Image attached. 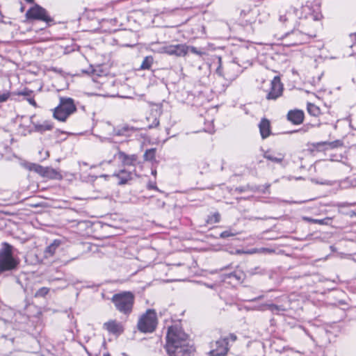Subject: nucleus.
<instances>
[{
    "mask_svg": "<svg viewBox=\"0 0 356 356\" xmlns=\"http://www.w3.org/2000/svg\"><path fill=\"white\" fill-rule=\"evenodd\" d=\"M59 100L58 105L53 109V118L64 122L76 111V106L71 97H60Z\"/></svg>",
    "mask_w": 356,
    "mask_h": 356,
    "instance_id": "nucleus-5",
    "label": "nucleus"
},
{
    "mask_svg": "<svg viewBox=\"0 0 356 356\" xmlns=\"http://www.w3.org/2000/svg\"><path fill=\"white\" fill-rule=\"evenodd\" d=\"M10 92H4L0 95V103L6 102L10 97Z\"/></svg>",
    "mask_w": 356,
    "mask_h": 356,
    "instance_id": "nucleus-41",
    "label": "nucleus"
},
{
    "mask_svg": "<svg viewBox=\"0 0 356 356\" xmlns=\"http://www.w3.org/2000/svg\"><path fill=\"white\" fill-rule=\"evenodd\" d=\"M244 273L239 270H236L227 275V277L234 278L238 282H242L244 280Z\"/></svg>",
    "mask_w": 356,
    "mask_h": 356,
    "instance_id": "nucleus-30",
    "label": "nucleus"
},
{
    "mask_svg": "<svg viewBox=\"0 0 356 356\" xmlns=\"http://www.w3.org/2000/svg\"><path fill=\"white\" fill-rule=\"evenodd\" d=\"M304 35L309 37L307 34L305 33V32H301V35L299 36H293L291 35H287L286 32L284 35L282 36V38H285L286 40H287L285 42V45L294 46L302 44L304 42Z\"/></svg>",
    "mask_w": 356,
    "mask_h": 356,
    "instance_id": "nucleus-21",
    "label": "nucleus"
},
{
    "mask_svg": "<svg viewBox=\"0 0 356 356\" xmlns=\"http://www.w3.org/2000/svg\"><path fill=\"white\" fill-rule=\"evenodd\" d=\"M206 286H207V287H209V288H212V286H210V285H209V284H206Z\"/></svg>",
    "mask_w": 356,
    "mask_h": 356,
    "instance_id": "nucleus-57",
    "label": "nucleus"
},
{
    "mask_svg": "<svg viewBox=\"0 0 356 356\" xmlns=\"http://www.w3.org/2000/svg\"><path fill=\"white\" fill-rule=\"evenodd\" d=\"M26 17L29 20L37 19L46 22L48 26H50L51 24L54 22L53 18L48 15L47 11L38 4H35L27 10Z\"/></svg>",
    "mask_w": 356,
    "mask_h": 356,
    "instance_id": "nucleus-10",
    "label": "nucleus"
},
{
    "mask_svg": "<svg viewBox=\"0 0 356 356\" xmlns=\"http://www.w3.org/2000/svg\"><path fill=\"white\" fill-rule=\"evenodd\" d=\"M248 273L250 275H253L256 274H264L265 273V270L263 269H261L260 267L257 266L254 268H251L248 270Z\"/></svg>",
    "mask_w": 356,
    "mask_h": 356,
    "instance_id": "nucleus-37",
    "label": "nucleus"
},
{
    "mask_svg": "<svg viewBox=\"0 0 356 356\" xmlns=\"http://www.w3.org/2000/svg\"><path fill=\"white\" fill-rule=\"evenodd\" d=\"M162 52L170 55L178 57L185 56L188 52V48L186 44H170L162 47Z\"/></svg>",
    "mask_w": 356,
    "mask_h": 356,
    "instance_id": "nucleus-12",
    "label": "nucleus"
},
{
    "mask_svg": "<svg viewBox=\"0 0 356 356\" xmlns=\"http://www.w3.org/2000/svg\"><path fill=\"white\" fill-rule=\"evenodd\" d=\"M154 63V58L152 56H145L142 61L139 70H150Z\"/></svg>",
    "mask_w": 356,
    "mask_h": 356,
    "instance_id": "nucleus-28",
    "label": "nucleus"
},
{
    "mask_svg": "<svg viewBox=\"0 0 356 356\" xmlns=\"http://www.w3.org/2000/svg\"><path fill=\"white\" fill-rule=\"evenodd\" d=\"M330 248L334 250V247L333 246H330Z\"/></svg>",
    "mask_w": 356,
    "mask_h": 356,
    "instance_id": "nucleus-60",
    "label": "nucleus"
},
{
    "mask_svg": "<svg viewBox=\"0 0 356 356\" xmlns=\"http://www.w3.org/2000/svg\"><path fill=\"white\" fill-rule=\"evenodd\" d=\"M237 253H241V252L240 250L236 251Z\"/></svg>",
    "mask_w": 356,
    "mask_h": 356,
    "instance_id": "nucleus-61",
    "label": "nucleus"
},
{
    "mask_svg": "<svg viewBox=\"0 0 356 356\" xmlns=\"http://www.w3.org/2000/svg\"><path fill=\"white\" fill-rule=\"evenodd\" d=\"M83 72L91 74L94 80L97 77H102L108 74L107 70L102 65H99L95 67L90 66L88 70H83Z\"/></svg>",
    "mask_w": 356,
    "mask_h": 356,
    "instance_id": "nucleus-20",
    "label": "nucleus"
},
{
    "mask_svg": "<svg viewBox=\"0 0 356 356\" xmlns=\"http://www.w3.org/2000/svg\"><path fill=\"white\" fill-rule=\"evenodd\" d=\"M260 252H264V253H273L275 252L274 250L273 249H270V248H261L260 250H259Z\"/></svg>",
    "mask_w": 356,
    "mask_h": 356,
    "instance_id": "nucleus-46",
    "label": "nucleus"
},
{
    "mask_svg": "<svg viewBox=\"0 0 356 356\" xmlns=\"http://www.w3.org/2000/svg\"><path fill=\"white\" fill-rule=\"evenodd\" d=\"M159 124V120L156 118H154L153 122L148 126L149 129L155 128Z\"/></svg>",
    "mask_w": 356,
    "mask_h": 356,
    "instance_id": "nucleus-42",
    "label": "nucleus"
},
{
    "mask_svg": "<svg viewBox=\"0 0 356 356\" xmlns=\"http://www.w3.org/2000/svg\"><path fill=\"white\" fill-rule=\"evenodd\" d=\"M129 130V128L128 127H124L123 128H122L121 129H119L118 131H115L114 130V132H115V135L116 136H122V135H124V133L126 131H127Z\"/></svg>",
    "mask_w": 356,
    "mask_h": 356,
    "instance_id": "nucleus-40",
    "label": "nucleus"
},
{
    "mask_svg": "<svg viewBox=\"0 0 356 356\" xmlns=\"http://www.w3.org/2000/svg\"><path fill=\"white\" fill-rule=\"evenodd\" d=\"M270 89H284V86L281 81L280 74L275 75L271 80Z\"/></svg>",
    "mask_w": 356,
    "mask_h": 356,
    "instance_id": "nucleus-29",
    "label": "nucleus"
},
{
    "mask_svg": "<svg viewBox=\"0 0 356 356\" xmlns=\"http://www.w3.org/2000/svg\"><path fill=\"white\" fill-rule=\"evenodd\" d=\"M156 148L147 149L144 153L143 159L144 161L151 162L152 163H157L158 162L156 159Z\"/></svg>",
    "mask_w": 356,
    "mask_h": 356,
    "instance_id": "nucleus-23",
    "label": "nucleus"
},
{
    "mask_svg": "<svg viewBox=\"0 0 356 356\" xmlns=\"http://www.w3.org/2000/svg\"><path fill=\"white\" fill-rule=\"evenodd\" d=\"M220 220V216L218 213H215L212 216H209L207 222H218Z\"/></svg>",
    "mask_w": 356,
    "mask_h": 356,
    "instance_id": "nucleus-38",
    "label": "nucleus"
},
{
    "mask_svg": "<svg viewBox=\"0 0 356 356\" xmlns=\"http://www.w3.org/2000/svg\"><path fill=\"white\" fill-rule=\"evenodd\" d=\"M355 203L341 202L337 204L339 208L354 206Z\"/></svg>",
    "mask_w": 356,
    "mask_h": 356,
    "instance_id": "nucleus-43",
    "label": "nucleus"
},
{
    "mask_svg": "<svg viewBox=\"0 0 356 356\" xmlns=\"http://www.w3.org/2000/svg\"><path fill=\"white\" fill-rule=\"evenodd\" d=\"M52 70H53V71H54V72H59V73H60V72H61V71H62L61 70H56V69H55V68H52Z\"/></svg>",
    "mask_w": 356,
    "mask_h": 356,
    "instance_id": "nucleus-51",
    "label": "nucleus"
},
{
    "mask_svg": "<svg viewBox=\"0 0 356 356\" xmlns=\"http://www.w3.org/2000/svg\"><path fill=\"white\" fill-rule=\"evenodd\" d=\"M111 302L118 312L128 316L133 311L135 296L131 291L120 292L112 296Z\"/></svg>",
    "mask_w": 356,
    "mask_h": 356,
    "instance_id": "nucleus-3",
    "label": "nucleus"
},
{
    "mask_svg": "<svg viewBox=\"0 0 356 356\" xmlns=\"http://www.w3.org/2000/svg\"><path fill=\"white\" fill-rule=\"evenodd\" d=\"M237 337L235 334L231 333L227 337H222L216 341L211 345L209 356H225L229 349V342L234 343L236 341Z\"/></svg>",
    "mask_w": 356,
    "mask_h": 356,
    "instance_id": "nucleus-9",
    "label": "nucleus"
},
{
    "mask_svg": "<svg viewBox=\"0 0 356 356\" xmlns=\"http://www.w3.org/2000/svg\"><path fill=\"white\" fill-rule=\"evenodd\" d=\"M283 90H269L266 95L267 99L275 100L282 95Z\"/></svg>",
    "mask_w": 356,
    "mask_h": 356,
    "instance_id": "nucleus-31",
    "label": "nucleus"
},
{
    "mask_svg": "<svg viewBox=\"0 0 356 356\" xmlns=\"http://www.w3.org/2000/svg\"><path fill=\"white\" fill-rule=\"evenodd\" d=\"M266 307L267 309L270 310L274 314H282L287 310L283 305H277L275 304H268Z\"/></svg>",
    "mask_w": 356,
    "mask_h": 356,
    "instance_id": "nucleus-26",
    "label": "nucleus"
},
{
    "mask_svg": "<svg viewBox=\"0 0 356 356\" xmlns=\"http://www.w3.org/2000/svg\"><path fill=\"white\" fill-rule=\"evenodd\" d=\"M262 297H263V296H259V297H258V298H254V299H252V301H255V300H259V299L262 298Z\"/></svg>",
    "mask_w": 356,
    "mask_h": 356,
    "instance_id": "nucleus-52",
    "label": "nucleus"
},
{
    "mask_svg": "<svg viewBox=\"0 0 356 356\" xmlns=\"http://www.w3.org/2000/svg\"><path fill=\"white\" fill-rule=\"evenodd\" d=\"M307 111L310 115L314 117H318L321 113L320 108L311 102L307 103Z\"/></svg>",
    "mask_w": 356,
    "mask_h": 356,
    "instance_id": "nucleus-27",
    "label": "nucleus"
},
{
    "mask_svg": "<svg viewBox=\"0 0 356 356\" xmlns=\"http://www.w3.org/2000/svg\"><path fill=\"white\" fill-rule=\"evenodd\" d=\"M158 323L156 313L154 309H148L138 318L137 328L142 333H152Z\"/></svg>",
    "mask_w": 356,
    "mask_h": 356,
    "instance_id": "nucleus-8",
    "label": "nucleus"
},
{
    "mask_svg": "<svg viewBox=\"0 0 356 356\" xmlns=\"http://www.w3.org/2000/svg\"><path fill=\"white\" fill-rule=\"evenodd\" d=\"M49 291L47 287H42L39 289L35 293V297H44Z\"/></svg>",
    "mask_w": 356,
    "mask_h": 356,
    "instance_id": "nucleus-36",
    "label": "nucleus"
},
{
    "mask_svg": "<svg viewBox=\"0 0 356 356\" xmlns=\"http://www.w3.org/2000/svg\"><path fill=\"white\" fill-rule=\"evenodd\" d=\"M104 329L106 330L109 333L120 335L124 332V327L121 323L116 320H110L103 325Z\"/></svg>",
    "mask_w": 356,
    "mask_h": 356,
    "instance_id": "nucleus-15",
    "label": "nucleus"
},
{
    "mask_svg": "<svg viewBox=\"0 0 356 356\" xmlns=\"http://www.w3.org/2000/svg\"><path fill=\"white\" fill-rule=\"evenodd\" d=\"M116 156H118L124 166H135L138 161V156L136 154H127L119 149L118 153L114 155V157Z\"/></svg>",
    "mask_w": 356,
    "mask_h": 356,
    "instance_id": "nucleus-14",
    "label": "nucleus"
},
{
    "mask_svg": "<svg viewBox=\"0 0 356 356\" xmlns=\"http://www.w3.org/2000/svg\"><path fill=\"white\" fill-rule=\"evenodd\" d=\"M304 118L305 113L303 111L300 109L291 110L287 113V120L296 125L302 124Z\"/></svg>",
    "mask_w": 356,
    "mask_h": 356,
    "instance_id": "nucleus-16",
    "label": "nucleus"
},
{
    "mask_svg": "<svg viewBox=\"0 0 356 356\" xmlns=\"http://www.w3.org/2000/svg\"><path fill=\"white\" fill-rule=\"evenodd\" d=\"M152 175L154 176L156 175V169H152Z\"/></svg>",
    "mask_w": 356,
    "mask_h": 356,
    "instance_id": "nucleus-50",
    "label": "nucleus"
},
{
    "mask_svg": "<svg viewBox=\"0 0 356 356\" xmlns=\"http://www.w3.org/2000/svg\"><path fill=\"white\" fill-rule=\"evenodd\" d=\"M347 215H348L350 218H353L356 216V212L355 211H350L348 213H347Z\"/></svg>",
    "mask_w": 356,
    "mask_h": 356,
    "instance_id": "nucleus-47",
    "label": "nucleus"
},
{
    "mask_svg": "<svg viewBox=\"0 0 356 356\" xmlns=\"http://www.w3.org/2000/svg\"><path fill=\"white\" fill-rule=\"evenodd\" d=\"M351 47H356V43L354 45L351 46Z\"/></svg>",
    "mask_w": 356,
    "mask_h": 356,
    "instance_id": "nucleus-59",
    "label": "nucleus"
},
{
    "mask_svg": "<svg viewBox=\"0 0 356 356\" xmlns=\"http://www.w3.org/2000/svg\"><path fill=\"white\" fill-rule=\"evenodd\" d=\"M32 90H21L17 93V95L23 96H29Z\"/></svg>",
    "mask_w": 356,
    "mask_h": 356,
    "instance_id": "nucleus-45",
    "label": "nucleus"
},
{
    "mask_svg": "<svg viewBox=\"0 0 356 356\" xmlns=\"http://www.w3.org/2000/svg\"><path fill=\"white\" fill-rule=\"evenodd\" d=\"M236 190H237V191H240V192H242V191H243L242 188H236Z\"/></svg>",
    "mask_w": 356,
    "mask_h": 356,
    "instance_id": "nucleus-56",
    "label": "nucleus"
},
{
    "mask_svg": "<svg viewBox=\"0 0 356 356\" xmlns=\"http://www.w3.org/2000/svg\"><path fill=\"white\" fill-rule=\"evenodd\" d=\"M147 188L149 189H154V190H156V191H159V188H157L155 182L149 181L148 183V184H147Z\"/></svg>",
    "mask_w": 356,
    "mask_h": 356,
    "instance_id": "nucleus-44",
    "label": "nucleus"
},
{
    "mask_svg": "<svg viewBox=\"0 0 356 356\" xmlns=\"http://www.w3.org/2000/svg\"><path fill=\"white\" fill-rule=\"evenodd\" d=\"M202 95V92H199V96L198 98H200V96Z\"/></svg>",
    "mask_w": 356,
    "mask_h": 356,
    "instance_id": "nucleus-58",
    "label": "nucleus"
},
{
    "mask_svg": "<svg viewBox=\"0 0 356 356\" xmlns=\"http://www.w3.org/2000/svg\"><path fill=\"white\" fill-rule=\"evenodd\" d=\"M165 348L169 356H194L195 349L190 345L188 335L178 325L168 327Z\"/></svg>",
    "mask_w": 356,
    "mask_h": 356,
    "instance_id": "nucleus-2",
    "label": "nucleus"
},
{
    "mask_svg": "<svg viewBox=\"0 0 356 356\" xmlns=\"http://www.w3.org/2000/svg\"><path fill=\"white\" fill-rule=\"evenodd\" d=\"M34 129L38 132H44L51 130L54 127L53 123L49 121H44L42 124H34Z\"/></svg>",
    "mask_w": 356,
    "mask_h": 356,
    "instance_id": "nucleus-25",
    "label": "nucleus"
},
{
    "mask_svg": "<svg viewBox=\"0 0 356 356\" xmlns=\"http://www.w3.org/2000/svg\"><path fill=\"white\" fill-rule=\"evenodd\" d=\"M264 157L273 163H281L284 159L285 154L280 152L268 149L264 152Z\"/></svg>",
    "mask_w": 356,
    "mask_h": 356,
    "instance_id": "nucleus-17",
    "label": "nucleus"
},
{
    "mask_svg": "<svg viewBox=\"0 0 356 356\" xmlns=\"http://www.w3.org/2000/svg\"><path fill=\"white\" fill-rule=\"evenodd\" d=\"M28 101L29 102V103L33 106H35L36 105V103L35 102V100L33 99H29Z\"/></svg>",
    "mask_w": 356,
    "mask_h": 356,
    "instance_id": "nucleus-48",
    "label": "nucleus"
},
{
    "mask_svg": "<svg viewBox=\"0 0 356 356\" xmlns=\"http://www.w3.org/2000/svg\"><path fill=\"white\" fill-rule=\"evenodd\" d=\"M86 95H87L88 96L95 95V96H100V97H119L123 98V99H136L138 100L141 99L142 96H143V95H138L135 92H134V95H119L118 93H115V94H111V95H110L108 93L98 94V93H94V92H87V93H86Z\"/></svg>",
    "mask_w": 356,
    "mask_h": 356,
    "instance_id": "nucleus-22",
    "label": "nucleus"
},
{
    "mask_svg": "<svg viewBox=\"0 0 356 356\" xmlns=\"http://www.w3.org/2000/svg\"><path fill=\"white\" fill-rule=\"evenodd\" d=\"M216 73L219 74L220 76H224L225 79H234L237 74H229V72H226L225 73H223L222 68L221 65L218 66V67L216 69Z\"/></svg>",
    "mask_w": 356,
    "mask_h": 356,
    "instance_id": "nucleus-33",
    "label": "nucleus"
},
{
    "mask_svg": "<svg viewBox=\"0 0 356 356\" xmlns=\"http://www.w3.org/2000/svg\"><path fill=\"white\" fill-rule=\"evenodd\" d=\"M19 262L13 254V246L4 242L0 249V275L17 268Z\"/></svg>",
    "mask_w": 356,
    "mask_h": 356,
    "instance_id": "nucleus-7",
    "label": "nucleus"
},
{
    "mask_svg": "<svg viewBox=\"0 0 356 356\" xmlns=\"http://www.w3.org/2000/svg\"><path fill=\"white\" fill-rule=\"evenodd\" d=\"M322 92V90H318V94H315V96L318 98V99H321V97H320V95H321V92Z\"/></svg>",
    "mask_w": 356,
    "mask_h": 356,
    "instance_id": "nucleus-49",
    "label": "nucleus"
},
{
    "mask_svg": "<svg viewBox=\"0 0 356 356\" xmlns=\"http://www.w3.org/2000/svg\"><path fill=\"white\" fill-rule=\"evenodd\" d=\"M325 145H327L330 149H334V148H337L339 147H341L343 145V143L339 140H336L332 142H327V141L319 142V143H316L313 145V146L316 148H319V147H321L322 146H325Z\"/></svg>",
    "mask_w": 356,
    "mask_h": 356,
    "instance_id": "nucleus-24",
    "label": "nucleus"
},
{
    "mask_svg": "<svg viewBox=\"0 0 356 356\" xmlns=\"http://www.w3.org/2000/svg\"><path fill=\"white\" fill-rule=\"evenodd\" d=\"M258 126L262 139H266L272 134L270 122L268 119L262 118Z\"/></svg>",
    "mask_w": 356,
    "mask_h": 356,
    "instance_id": "nucleus-19",
    "label": "nucleus"
},
{
    "mask_svg": "<svg viewBox=\"0 0 356 356\" xmlns=\"http://www.w3.org/2000/svg\"><path fill=\"white\" fill-rule=\"evenodd\" d=\"M58 245H59V243H56V241H54V243L50 244L46 248V250H45V253H46L47 256H52V255H54V254L55 253L56 250L57 249Z\"/></svg>",
    "mask_w": 356,
    "mask_h": 356,
    "instance_id": "nucleus-32",
    "label": "nucleus"
},
{
    "mask_svg": "<svg viewBox=\"0 0 356 356\" xmlns=\"http://www.w3.org/2000/svg\"><path fill=\"white\" fill-rule=\"evenodd\" d=\"M254 55V49L245 46L239 47L234 51L233 57V63L230 65L229 68L233 69L237 65L242 69H246L252 64Z\"/></svg>",
    "mask_w": 356,
    "mask_h": 356,
    "instance_id": "nucleus-6",
    "label": "nucleus"
},
{
    "mask_svg": "<svg viewBox=\"0 0 356 356\" xmlns=\"http://www.w3.org/2000/svg\"><path fill=\"white\" fill-rule=\"evenodd\" d=\"M303 220L314 224L324 225L325 224V221L326 219H314L309 217H303Z\"/></svg>",
    "mask_w": 356,
    "mask_h": 356,
    "instance_id": "nucleus-35",
    "label": "nucleus"
},
{
    "mask_svg": "<svg viewBox=\"0 0 356 356\" xmlns=\"http://www.w3.org/2000/svg\"><path fill=\"white\" fill-rule=\"evenodd\" d=\"M320 6L307 2L300 10H289L280 11L279 21L288 29L287 35L299 36L301 32H305L310 38L315 37L316 22L322 18Z\"/></svg>",
    "mask_w": 356,
    "mask_h": 356,
    "instance_id": "nucleus-1",
    "label": "nucleus"
},
{
    "mask_svg": "<svg viewBox=\"0 0 356 356\" xmlns=\"http://www.w3.org/2000/svg\"><path fill=\"white\" fill-rule=\"evenodd\" d=\"M268 19V15L266 13H261L256 6L252 8H247L241 10L240 21L243 26L250 25L254 29L257 24H261Z\"/></svg>",
    "mask_w": 356,
    "mask_h": 356,
    "instance_id": "nucleus-4",
    "label": "nucleus"
},
{
    "mask_svg": "<svg viewBox=\"0 0 356 356\" xmlns=\"http://www.w3.org/2000/svg\"><path fill=\"white\" fill-rule=\"evenodd\" d=\"M188 51H191V53H193L194 54H196L198 56H202L204 54L203 51H202L201 50L198 49L197 48H196L195 47L188 46Z\"/></svg>",
    "mask_w": 356,
    "mask_h": 356,
    "instance_id": "nucleus-39",
    "label": "nucleus"
},
{
    "mask_svg": "<svg viewBox=\"0 0 356 356\" xmlns=\"http://www.w3.org/2000/svg\"><path fill=\"white\" fill-rule=\"evenodd\" d=\"M45 154H46V156H47V157L49 156V152H48V151H47Z\"/></svg>",
    "mask_w": 356,
    "mask_h": 356,
    "instance_id": "nucleus-55",
    "label": "nucleus"
},
{
    "mask_svg": "<svg viewBox=\"0 0 356 356\" xmlns=\"http://www.w3.org/2000/svg\"><path fill=\"white\" fill-rule=\"evenodd\" d=\"M104 356H111V355L109 353H105L104 354Z\"/></svg>",
    "mask_w": 356,
    "mask_h": 356,
    "instance_id": "nucleus-54",
    "label": "nucleus"
},
{
    "mask_svg": "<svg viewBox=\"0 0 356 356\" xmlns=\"http://www.w3.org/2000/svg\"><path fill=\"white\" fill-rule=\"evenodd\" d=\"M238 234V233L236 231L229 229L221 232L220 234V238H226L228 237L236 236Z\"/></svg>",
    "mask_w": 356,
    "mask_h": 356,
    "instance_id": "nucleus-34",
    "label": "nucleus"
},
{
    "mask_svg": "<svg viewBox=\"0 0 356 356\" xmlns=\"http://www.w3.org/2000/svg\"><path fill=\"white\" fill-rule=\"evenodd\" d=\"M26 2L32 3H33L34 0H25Z\"/></svg>",
    "mask_w": 356,
    "mask_h": 356,
    "instance_id": "nucleus-53",
    "label": "nucleus"
},
{
    "mask_svg": "<svg viewBox=\"0 0 356 356\" xmlns=\"http://www.w3.org/2000/svg\"><path fill=\"white\" fill-rule=\"evenodd\" d=\"M134 176H137L135 170L129 171L126 169H122L118 172L113 173V177L118 179V185H124L128 184V182L134 179Z\"/></svg>",
    "mask_w": 356,
    "mask_h": 356,
    "instance_id": "nucleus-13",
    "label": "nucleus"
},
{
    "mask_svg": "<svg viewBox=\"0 0 356 356\" xmlns=\"http://www.w3.org/2000/svg\"><path fill=\"white\" fill-rule=\"evenodd\" d=\"M176 92L175 96L179 101L192 105L197 104V103L194 101V95L191 94L190 90H176Z\"/></svg>",
    "mask_w": 356,
    "mask_h": 356,
    "instance_id": "nucleus-18",
    "label": "nucleus"
},
{
    "mask_svg": "<svg viewBox=\"0 0 356 356\" xmlns=\"http://www.w3.org/2000/svg\"><path fill=\"white\" fill-rule=\"evenodd\" d=\"M29 168L44 178L56 180L63 179L61 173L51 167H44L39 164L31 163Z\"/></svg>",
    "mask_w": 356,
    "mask_h": 356,
    "instance_id": "nucleus-11",
    "label": "nucleus"
}]
</instances>
